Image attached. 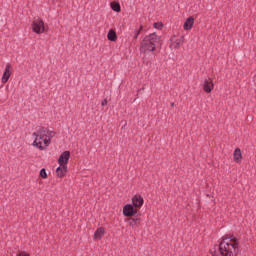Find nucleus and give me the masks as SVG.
<instances>
[{"label": "nucleus", "mask_w": 256, "mask_h": 256, "mask_svg": "<svg viewBox=\"0 0 256 256\" xmlns=\"http://www.w3.org/2000/svg\"><path fill=\"white\" fill-rule=\"evenodd\" d=\"M161 45V36L155 33L149 34L141 42V51L151 53Z\"/></svg>", "instance_id": "obj_3"}, {"label": "nucleus", "mask_w": 256, "mask_h": 256, "mask_svg": "<svg viewBox=\"0 0 256 256\" xmlns=\"http://www.w3.org/2000/svg\"><path fill=\"white\" fill-rule=\"evenodd\" d=\"M233 159L235 163H241V159H243V155L241 154V149L237 148L233 153Z\"/></svg>", "instance_id": "obj_14"}, {"label": "nucleus", "mask_w": 256, "mask_h": 256, "mask_svg": "<svg viewBox=\"0 0 256 256\" xmlns=\"http://www.w3.org/2000/svg\"><path fill=\"white\" fill-rule=\"evenodd\" d=\"M107 38L109 41H117V33L115 32V30H109Z\"/></svg>", "instance_id": "obj_15"}, {"label": "nucleus", "mask_w": 256, "mask_h": 256, "mask_svg": "<svg viewBox=\"0 0 256 256\" xmlns=\"http://www.w3.org/2000/svg\"><path fill=\"white\" fill-rule=\"evenodd\" d=\"M143 29V26H140L139 31L136 33V35L134 36L135 39H137V37H139V33H141V30Z\"/></svg>", "instance_id": "obj_21"}, {"label": "nucleus", "mask_w": 256, "mask_h": 256, "mask_svg": "<svg viewBox=\"0 0 256 256\" xmlns=\"http://www.w3.org/2000/svg\"><path fill=\"white\" fill-rule=\"evenodd\" d=\"M65 173H67V166L59 164V167L56 169L57 177H65Z\"/></svg>", "instance_id": "obj_13"}, {"label": "nucleus", "mask_w": 256, "mask_h": 256, "mask_svg": "<svg viewBox=\"0 0 256 256\" xmlns=\"http://www.w3.org/2000/svg\"><path fill=\"white\" fill-rule=\"evenodd\" d=\"M111 9H113L116 13H119L121 11V5L117 2H112Z\"/></svg>", "instance_id": "obj_17"}, {"label": "nucleus", "mask_w": 256, "mask_h": 256, "mask_svg": "<svg viewBox=\"0 0 256 256\" xmlns=\"http://www.w3.org/2000/svg\"><path fill=\"white\" fill-rule=\"evenodd\" d=\"M194 23H195V19L193 17L187 18L184 25H183V29L185 31H191V29H193V24Z\"/></svg>", "instance_id": "obj_11"}, {"label": "nucleus", "mask_w": 256, "mask_h": 256, "mask_svg": "<svg viewBox=\"0 0 256 256\" xmlns=\"http://www.w3.org/2000/svg\"><path fill=\"white\" fill-rule=\"evenodd\" d=\"M32 137L34 139L33 146L43 151L51 145V139L55 137V133L48 128H39L32 134Z\"/></svg>", "instance_id": "obj_1"}, {"label": "nucleus", "mask_w": 256, "mask_h": 256, "mask_svg": "<svg viewBox=\"0 0 256 256\" xmlns=\"http://www.w3.org/2000/svg\"><path fill=\"white\" fill-rule=\"evenodd\" d=\"M213 80L211 79H206L203 83V89L205 93H211L213 91Z\"/></svg>", "instance_id": "obj_10"}, {"label": "nucleus", "mask_w": 256, "mask_h": 256, "mask_svg": "<svg viewBox=\"0 0 256 256\" xmlns=\"http://www.w3.org/2000/svg\"><path fill=\"white\" fill-rule=\"evenodd\" d=\"M40 177H42V179H47V171H45V169L40 171Z\"/></svg>", "instance_id": "obj_18"}, {"label": "nucleus", "mask_w": 256, "mask_h": 256, "mask_svg": "<svg viewBox=\"0 0 256 256\" xmlns=\"http://www.w3.org/2000/svg\"><path fill=\"white\" fill-rule=\"evenodd\" d=\"M219 251L221 256H237V253H239V240L235 236H224L220 241Z\"/></svg>", "instance_id": "obj_2"}, {"label": "nucleus", "mask_w": 256, "mask_h": 256, "mask_svg": "<svg viewBox=\"0 0 256 256\" xmlns=\"http://www.w3.org/2000/svg\"><path fill=\"white\" fill-rule=\"evenodd\" d=\"M71 157V152L69 151H64L59 159H58V163L59 165H64L67 166V163H69V158Z\"/></svg>", "instance_id": "obj_7"}, {"label": "nucleus", "mask_w": 256, "mask_h": 256, "mask_svg": "<svg viewBox=\"0 0 256 256\" xmlns=\"http://www.w3.org/2000/svg\"><path fill=\"white\" fill-rule=\"evenodd\" d=\"M127 221L129 225H131V227H136L141 223V220L139 218H129Z\"/></svg>", "instance_id": "obj_16"}, {"label": "nucleus", "mask_w": 256, "mask_h": 256, "mask_svg": "<svg viewBox=\"0 0 256 256\" xmlns=\"http://www.w3.org/2000/svg\"><path fill=\"white\" fill-rule=\"evenodd\" d=\"M137 209L134 208L133 205L127 204L123 207V215L124 217H133L137 213Z\"/></svg>", "instance_id": "obj_5"}, {"label": "nucleus", "mask_w": 256, "mask_h": 256, "mask_svg": "<svg viewBox=\"0 0 256 256\" xmlns=\"http://www.w3.org/2000/svg\"><path fill=\"white\" fill-rule=\"evenodd\" d=\"M154 28L155 29H163V23H161V22L154 23Z\"/></svg>", "instance_id": "obj_19"}, {"label": "nucleus", "mask_w": 256, "mask_h": 256, "mask_svg": "<svg viewBox=\"0 0 256 256\" xmlns=\"http://www.w3.org/2000/svg\"><path fill=\"white\" fill-rule=\"evenodd\" d=\"M103 235H105V228L100 227L94 233L95 241H101L103 239Z\"/></svg>", "instance_id": "obj_12"}, {"label": "nucleus", "mask_w": 256, "mask_h": 256, "mask_svg": "<svg viewBox=\"0 0 256 256\" xmlns=\"http://www.w3.org/2000/svg\"><path fill=\"white\" fill-rule=\"evenodd\" d=\"M143 197H141V195H135L132 198V204L134 209H136L137 211H139V209H141V207H143Z\"/></svg>", "instance_id": "obj_6"}, {"label": "nucleus", "mask_w": 256, "mask_h": 256, "mask_svg": "<svg viewBox=\"0 0 256 256\" xmlns=\"http://www.w3.org/2000/svg\"><path fill=\"white\" fill-rule=\"evenodd\" d=\"M16 256H29V253L21 251Z\"/></svg>", "instance_id": "obj_20"}, {"label": "nucleus", "mask_w": 256, "mask_h": 256, "mask_svg": "<svg viewBox=\"0 0 256 256\" xmlns=\"http://www.w3.org/2000/svg\"><path fill=\"white\" fill-rule=\"evenodd\" d=\"M11 77V64H7L2 76V83L3 85H5V83H7V81H9V78Z\"/></svg>", "instance_id": "obj_8"}, {"label": "nucleus", "mask_w": 256, "mask_h": 256, "mask_svg": "<svg viewBox=\"0 0 256 256\" xmlns=\"http://www.w3.org/2000/svg\"><path fill=\"white\" fill-rule=\"evenodd\" d=\"M182 45H183V39L177 38L175 36L171 39L170 47H172V49H179V47Z\"/></svg>", "instance_id": "obj_9"}, {"label": "nucleus", "mask_w": 256, "mask_h": 256, "mask_svg": "<svg viewBox=\"0 0 256 256\" xmlns=\"http://www.w3.org/2000/svg\"><path fill=\"white\" fill-rule=\"evenodd\" d=\"M32 31H34V33H37L38 35L45 33V23L43 22V20H34L32 23Z\"/></svg>", "instance_id": "obj_4"}, {"label": "nucleus", "mask_w": 256, "mask_h": 256, "mask_svg": "<svg viewBox=\"0 0 256 256\" xmlns=\"http://www.w3.org/2000/svg\"><path fill=\"white\" fill-rule=\"evenodd\" d=\"M105 105H107V100L102 101V106H105Z\"/></svg>", "instance_id": "obj_22"}]
</instances>
